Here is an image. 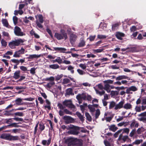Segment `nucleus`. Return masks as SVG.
<instances>
[{
  "mask_svg": "<svg viewBox=\"0 0 146 146\" xmlns=\"http://www.w3.org/2000/svg\"><path fill=\"white\" fill-rule=\"evenodd\" d=\"M137 27L135 26H132L130 29V31L131 32H134L137 31Z\"/></svg>",
  "mask_w": 146,
  "mask_h": 146,
  "instance_id": "obj_50",
  "label": "nucleus"
},
{
  "mask_svg": "<svg viewBox=\"0 0 146 146\" xmlns=\"http://www.w3.org/2000/svg\"><path fill=\"white\" fill-rule=\"evenodd\" d=\"M38 21L40 23H42L43 22V17L42 15H39L38 16Z\"/></svg>",
  "mask_w": 146,
  "mask_h": 146,
  "instance_id": "obj_45",
  "label": "nucleus"
},
{
  "mask_svg": "<svg viewBox=\"0 0 146 146\" xmlns=\"http://www.w3.org/2000/svg\"><path fill=\"white\" fill-rule=\"evenodd\" d=\"M144 131V128L142 127H141L140 128H139L137 131V133L138 134H141V133L143 132Z\"/></svg>",
  "mask_w": 146,
  "mask_h": 146,
  "instance_id": "obj_37",
  "label": "nucleus"
},
{
  "mask_svg": "<svg viewBox=\"0 0 146 146\" xmlns=\"http://www.w3.org/2000/svg\"><path fill=\"white\" fill-rule=\"evenodd\" d=\"M87 106V104L86 103H84L82 105L80 106V107L81 111L82 112H83L85 108Z\"/></svg>",
  "mask_w": 146,
  "mask_h": 146,
  "instance_id": "obj_38",
  "label": "nucleus"
},
{
  "mask_svg": "<svg viewBox=\"0 0 146 146\" xmlns=\"http://www.w3.org/2000/svg\"><path fill=\"white\" fill-rule=\"evenodd\" d=\"M30 33L32 36H34V37L36 38H38L40 37L39 35L36 33L33 30H31Z\"/></svg>",
  "mask_w": 146,
  "mask_h": 146,
  "instance_id": "obj_31",
  "label": "nucleus"
},
{
  "mask_svg": "<svg viewBox=\"0 0 146 146\" xmlns=\"http://www.w3.org/2000/svg\"><path fill=\"white\" fill-rule=\"evenodd\" d=\"M110 104L109 105V109H111L112 108L114 107L115 106V102L113 101H112L111 102H110Z\"/></svg>",
  "mask_w": 146,
  "mask_h": 146,
  "instance_id": "obj_44",
  "label": "nucleus"
},
{
  "mask_svg": "<svg viewBox=\"0 0 146 146\" xmlns=\"http://www.w3.org/2000/svg\"><path fill=\"white\" fill-rule=\"evenodd\" d=\"M104 83V89L107 91L108 93L110 92V86L106 82H105L104 81H103Z\"/></svg>",
  "mask_w": 146,
  "mask_h": 146,
  "instance_id": "obj_14",
  "label": "nucleus"
},
{
  "mask_svg": "<svg viewBox=\"0 0 146 146\" xmlns=\"http://www.w3.org/2000/svg\"><path fill=\"white\" fill-rule=\"evenodd\" d=\"M132 108V105L129 103H127L123 105V108L126 110L131 109Z\"/></svg>",
  "mask_w": 146,
  "mask_h": 146,
  "instance_id": "obj_22",
  "label": "nucleus"
},
{
  "mask_svg": "<svg viewBox=\"0 0 146 146\" xmlns=\"http://www.w3.org/2000/svg\"><path fill=\"white\" fill-rule=\"evenodd\" d=\"M13 20L15 25H16L18 22L17 18L15 16H14L13 17Z\"/></svg>",
  "mask_w": 146,
  "mask_h": 146,
  "instance_id": "obj_47",
  "label": "nucleus"
},
{
  "mask_svg": "<svg viewBox=\"0 0 146 146\" xmlns=\"http://www.w3.org/2000/svg\"><path fill=\"white\" fill-rule=\"evenodd\" d=\"M88 107L90 110V111L91 112H93L95 111V109L94 106L89 105Z\"/></svg>",
  "mask_w": 146,
  "mask_h": 146,
  "instance_id": "obj_34",
  "label": "nucleus"
},
{
  "mask_svg": "<svg viewBox=\"0 0 146 146\" xmlns=\"http://www.w3.org/2000/svg\"><path fill=\"white\" fill-rule=\"evenodd\" d=\"M64 105L67 107L72 109H74L75 108V106L73 105L71 100H66L63 102Z\"/></svg>",
  "mask_w": 146,
  "mask_h": 146,
  "instance_id": "obj_6",
  "label": "nucleus"
},
{
  "mask_svg": "<svg viewBox=\"0 0 146 146\" xmlns=\"http://www.w3.org/2000/svg\"><path fill=\"white\" fill-rule=\"evenodd\" d=\"M71 133L73 135H77L79 132L76 130H73L71 131Z\"/></svg>",
  "mask_w": 146,
  "mask_h": 146,
  "instance_id": "obj_63",
  "label": "nucleus"
},
{
  "mask_svg": "<svg viewBox=\"0 0 146 146\" xmlns=\"http://www.w3.org/2000/svg\"><path fill=\"white\" fill-rule=\"evenodd\" d=\"M142 140H137L134 142L133 144L136 145H138L142 142Z\"/></svg>",
  "mask_w": 146,
  "mask_h": 146,
  "instance_id": "obj_52",
  "label": "nucleus"
},
{
  "mask_svg": "<svg viewBox=\"0 0 146 146\" xmlns=\"http://www.w3.org/2000/svg\"><path fill=\"white\" fill-rule=\"evenodd\" d=\"M2 46L4 47L6 46L7 45V42L4 40L2 39L1 41Z\"/></svg>",
  "mask_w": 146,
  "mask_h": 146,
  "instance_id": "obj_55",
  "label": "nucleus"
},
{
  "mask_svg": "<svg viewBox=\"0 0 146 146\" xmlns=\"http://www.w3.org/2000/svg\"><path fill=\"white\" fill-rule=\"evenodd\" d=\"M24 41V40L21 39H16L10 42L9 45L11 48L13 49L15 48L16 46H19L20 43L23 42Z\"/></svg>",
  "mask_w": 146,
  "mask_h": 146,
  "instance_id": "obj_2",
  "label": "nucleus"
},
{
  "mask_svg": "<svg viewBox=\"0 0 146 146\" xmlns=\"http://www.w3.org/2000/svg\"><path fill=\"white\" fill-rule=\"evenodd\" d=\"M63 119L64 120L65 123L66 124H69L72 123L74 121V119L71 117L66 115L63 117Z\"/></svg>",
  "mask_w": 146,
  "mask_h": 146,
  "instance_id": "obj_9",
  "label": "nucleus"
},
{
  "mask_svg": "<svg viewBox=\"0 0 146 146\" xmlns=\"http://www.w3.org/2000/svg\"><path fill=\"white\" fill-rule=\"evenodd\" d=\"M74 67L71 65L68 66V70L70 71L71 73L72 74L74 73Z\"/></svg>",
  "mask_w": 146,
  "mask_h": 146,
  "instance_id": "obj_40",
  "label": "nucleus"
},
{
  "mask_svg": "<svg viewBox=\"0 0 146 146\" xmlns=\"http://www.w3.org/2000/svg\"><path fill=\"white\" fill-rule=\"evenodd\" d=\"M2 22L3 25L6 27H8V23L7 19H3L2 20Z\"/></svg>",
  "mask_w": 146,
  "mask_h": 146,
  "instance_id": "obj_35",
  "label": "nucleus"
},
{
  "mask_svg": "<svg viewBox=\"0 0 146 146\" xmlns=\"http://www.w3.org/2000/svg\"><path fill=\"white\" fill-rule=\"evenodd\" d=\"M15 116H18L20 117H22L24 115V114L22 112H18L14 113Z\"/></svg>",
  "mask_w": 146,
  "mask_h": 146,
  "instance_id": "obj_42",
  "label": "nucleus"
},
{
  "mask_svg": "<svg viewBox=\"0 0 146 146\" xmlns=\"http://www.w3.org/2000/svg\"><path fill=\"white\" fill-rule=\"evenodd\" d=\"M13 110H14V109H13L12 110L8 111H5L4 113V115L6 116L13 115V114L11 112L14 111Z\"/></svg>",
  "mask_w": 146,
  "mask_h": 146,
  "instance_id": "obj_29",
  "label": "nucleus"
},
{
  "mask_svg": "<svg viewBox=\"0 0 146 146\" xmlns=\"http://www.w3.org/2000/svg\"><path fill=\"white\" fill-rule=\"evenodd\" d=\"M14 33L15 34L19 36H22L25 35V34L21 31V29L17 26L15 27L14 29Z\"/></svg>",
  "mask_w": 146,
  "mask_h": 146,
  "instance_id": "obj_5",
  "label": "nucleus"
},
{
  "mask_svg": "<svg viewBox=\"0 0 146 146\" xmlns=\"http://www.w3.org/2000/svg\"><path fill=\"white\" fill-rule=\"evenodd\" d=\"M49 68L53 69H56L59 68V66L57 64H54L49 66Z\"/></svg>",
  "mask_w": 146,
  "mask_h": 146,
  "instance_id": "obj_27",
  "label": "nucleus"
},
{
  "mask_svg": "<svg viewBox=\"0 0 146 146\" xmlns=\"http://www.w3.org/2000/svg\"><path fill=\"white\" fill-rule=\"evenodd\" d=\"M103 50L102 48H100L97 49H94L93 50V51L94 53H97L102 52Z\"/></svg>",
  "mask_w": 146,
  "mask_h": 146,
  "instance_id": "obj_43",
  "label": "nucleus"
},
{
  "mask_svg": "<svg viewBox=\"0 0 146 146\" xmlns=\"http://www.w3.org/2000/svg\"><path fill=\"white\" fill-rule=\"evenodd\" d=\"M96 93L97 94H98L100 96H102L104 95L105 93V91H99L97 89H95Z\"/></svg>",
  "mask_w": 146,
  "mask_h": 146,
  "instance_id": "obj_39",
  "label": "nucleus"
},
{
  "mask_svg": "<svg viewBox=\"0 0 146 146\" xmlns=\"http://www.w3.org/2000/svg\"><path fill=\"white\" fill-rule=\"evenodd\" d=\"M51 140V138H49L47 141L44 140H43L42 141V143L44 145H48L50 143Z\"/></svg>",
  "mask_w": 146,
  "mask_h": 146,
  "instance_id": "obj_24",
  "label": "nucleus"
},
{
  "mask_svg": "<svg viewBox=\"0 0 146 146\" xmlns=\"http://www.w3.org/2000/svg\"><path fill=\"white\" fill-rule=\"evenodd\" d=\"M136 133V130L135 129H133L129 134V136L131 137H132Z\"/></svg>",
  "mask_w": 146,
  "mask_h": 146,
  "instance_id": "obj_56",
  "label": "nucleus"
},
{
  "mask_svg": "<svg viewBox=\"0 0 146 146\" xmlns=\"http://www.w3.org/2000/svg\"><path fill=\"white\" fill-rule=\"evenodd\" d=\"M61 34H59L58 33H55L54 36L58 40H61L64 38L65 40L67 38V36L66 33L64 30L61 29L60 30Z\"/></svg>",
  "mask_w": 146,
  "mask_h": 146,
  "instance_id": "obj_3",
  "label": "nucleus"
},
{
  "mask_svg": "<svg viewBox=\"0 0 146 146\" xmlns=\"http://www.w3.org/2000/svg\"><path fill=\"white\" fill-rule=\"evenodd\" d=\"M137 90V88L135 86H132L127 88L126 91V93L127 94H132L133 92H135Z\"/></svg>",
  "mask_w": 146,
  "mask_h": 146,
  "instance_id": "obj_10",
  "label": "nucleus"
},
{
  "mask_svg": "<svg viewBox=\"0 0 146 146\" xmlns=\"http://www.w3.org/2000/svg\"><path fill=\"white\" fill-rule=\"evenodd\" d=\"M82 145L81 141L77 139H72L68 143V145H72L76 146H81Z\"/></svg>",
  "mask_w": 146,
  "mask_h": 146,
  "instance_id": "obj_4",
  "label": "nucleus"
},
{
  "mask_svg": "<svg viewBox=\"0 0 146 146\" xmlns=\"http://www.w3.org/2000/svg\"><path fill=\"white\" fill-rule=\"evenodd\" d=\"M100 114V110L98 109L96 111L95 113V118L96 119L98 118Z\"/></svg>",
  "mask_w": 146,
  "mask_h": 146,
  "instance_id": "obj_46",
  "label": "nucleus"
},
{
  "mask_svg": "<svg viewBox=\"0 0 146 146\" xmlns=\"http://www.w3.org/2000/svg\"><path fill=\"white\" fill-rule=\"evenodd\" d=\"M125 34L122 33L118 32L116 33L115 35L116 37L119 40H122V37L124 36Z\"/></svg>",
  "mask_w": 146,
  "mask_h": 146,
  "instance_id": "obj_17",
  "label": "nucleus"
},
{
  "mask_svg": "<svg viewBox=\"0 0 146 146\" xmlns=\"http://www.w3.org/2000/svg\"><path fill=\"white\" fill-rule=\"evenodd\" d=\"M11 61L12 62L16 63V65H17L19 64V60L16 59H13L11 60Z\"/></svg>",
  "mask_w": 146,
  "mask_h": 146,
  "instance_id": "obj_51",
  "label": "nucleus"
},
{
  "mask_svg": "<svg viewBox=\"0 0 146 146\" xmlns=\"http://www.w3.org/2000/svg\"><path fill=\"white\" fill-rule=\"evenodd\" d=\"M74 94L72 93V90L71 88H69L67 90L66 92V96L68 95H73Z\"/></svg>",
  "mask_w": 146,
  "mask_h": 146,
  "instance_id": "obj_30",
  "label": "nucleus"
},
{
  "mask_svg": "<svg viewBox=\"0 0 146 146\" xmlns=\"http://www.w3.org/2000/svg\"><path fill=\"white\" fill-rule=\"evenodd\" d=\"M138 116L139 117H141L140 119L141 120H142L145 119L144 117H146V112H145L141 114H139Z\"/></svg>",
  "mask_w": 146,
  "mask_h": 146,
  "instance_id": "obj_32",
  "label": "nucleus"
},
{
  "mask_svg": "<svg viewBox=\"0 0 146 146\" xmlns=\"http://www.w3.org/2000/svg\"><path fill=\"white\" fill-rule=\"evenodd\" d=\"M76 98L78 101L79 104L82 103V100H86V94L82 93L81 94H78L76 97Z\"/></svg>",
  "mask_w": 146,
  "mask_h": 146,
  "instance_id": "obj_7",
  "label": "nucleus"
},
{
  "mask_svg": "<svg viewBox=\"0 0 146 146\" xmlns=\"http://www.w3.org/2000/svg\"><path fill=\"white\" fill-rule=\"evenodd\" d=\"M39 129L41 131L43 130L44 129V125L42 123H40L39 124Z\"/></svg>",
  "mask_w": 146,
  "mask_h": 146,
  "instance_id": "obj_64",
  "label": "nucleus"
},
{
  "mask_svg": "<svg viewBox=\"0 0 146 146\" xmlns=\"http://www.w3.org/2000/svg\"><path fill=\"white\" fill-rule=\"evenodd\" d=\"M16 121H23V119L22 118L19 117H14L12 119Z\"/></svg>",
  "mask_w": 146,
  "mask_h": 146,
  "instance_id": "obj_60",
  "label": "nucleus"
},
{
  "mask_svg": "<svg viewBox=\"0 0 146 146\" xmlns=\"http://www.w3.org/2000/svg\"><path fill=\"white\" fill-rule=\"evenodd\" d=\"M106 36L104 35H97V38L100 39H104L106 38Z\"/></svg>",
  "mask_w": 146,
  "mask_h": 146,
  "instance_id": "obj_48",
  "label": "nucleus"
},
{
  "mask_svg": "<svg viewBox=\"0 0 146 146\" xmlns=\"http://www.w3.org/2000/svg\"><path fill=\"white\" fill-rule=\"evenodd\" d=\"M129 129L128 128H125L122 129H121L116 132L115 134V135H118L119 133H120L121 132H122V133H125L128 134L129 133Z\"/></svg>",
  "mask_w": 146,
  "mask_h": 146,
  "instance_id": "obj_12",
  "label": "nucleus"
},
{
  "mask_svg": "<svg viewBox=\"0 0 146 146\" xmlns=\"http://www.w3.org/2000/svg\"><path fill=\"white\" fill-rule=\"evenodd\" d=\"M15 104L16 105L19 106L23 104V103H22V99L21 98H17L15 100Z\"/></svg>",
  "mask_w": 146,
  "mask_h": 146,
  "instance_id": "obj_20",
  "label": "nucleus"
},
{
  "mask_svg": "<svg viewBox=\"0 0 146 146\" xmlns=\"http://www.w3.org/2000/svg\"><path fill=\"white\" fill-rule=\"evenodd\" d=\"M109 128L110 130L113 132H115L118 129V128L115 125H110L109 126Z\"/></svg>",
  "mask_w": 146,
  "mask_h": 146,
  "instance_id": "obj_25",
  "label": "nucleus"
},
{
  "mask_svg": "<svg viewBox=\"0 0 146 146\" xmlns=\"http://www.w3.org/2000/svg\"><path fill=\"white\" fill-rule=\"evenodd\" d=\"M138 122L136 121L135 120H133L131 121V124L130 125V127L131 128H132L135 126V127H137L138 126Z\"/></svg>",
  "mask_w": 146,
  "mask_h": 146,
  "instance_id": "obj_19",
  "label": "nucleus"
},
{
  "mask_svg": "<svg viewBox=\"0 0 146 146\" xmlns=\"http://www.w3.org/2000/svg\"><path fill=\"white\" fill-rule=\"evenodd\" d=\"M53 63L56 62L58 64H60L62 63L63 61L60 57H57L55 60L52 61Z\"/></svg>",
  "mask_w": 146,
  "mask_h": 146,
  "instance_id": "obj_23",
  "label": "nucleus"
},
{
  "mask_svg": "<svg viewBox=\"0 0 146 146\" xmlns=\"http://www.w3.org/2000/svg\"><path fill=\"white\" fill-rule=\"evenodd\" d=\"M76 115L79 118L80 120L83 122L84 119L83 115H82L79 112H77L76 113Z\"/></svg>",
  "mask_w": 146,
  "mask_h": 146,
  "instance_id": "obj_28",
  "label": "nucleus"
},
{
  "mask_svg": "<svg viewBox=\"0 0 146 146\" xmlns=\"http://www.w3.org/2000/svg\"><path fill=\"white\" fill-rule=\"evenodd\" d=\"M20 69L23 71H28L27 68L26 67L24 66H21L20 67Z\"/></svg>",
  "mask_w": 146,
  "mask_h": 146,
  "instance_id": "obj_57",
  "label": "nucleus"
},
{
  "mask_svg": "<svg viewBox=\"0 0 146 146\" xmlns=\"http://www.w3.org/2000/svg\"><path fill=\"white\" fill-rule=\"evenodd\" d=\"M116 80H120L123 79H128V80H129L130 79L127 76L125 75H121L118 76L115 78Z\"/></svg>",
  "mask_w": 146,
  "mask_h": 146,
  "instance_id": "obj_16",
  "label": "nucleus"
},
{
  "mask_svg": "<svg viewBox=\"0 0 146 146\" xmlns=\"http://www.w3.org/2000/svg\"><path fill=\"white\" fill-rule=\"evenodd\" d=\"M42 56L41 54L37 55L36 54L29 55V56L27 57V58L29 59H33L34 58H38Z\"/></svg>",
  "mask_w": 146,
  "mask_h": 146,
  "instance_id": "obj_18",
  "label": "nucleus"
},
{
  "mask_svg": "<svg viewBox=\"0 0 146 146\" xmlns=\"http://www.w3.org/2000/svg\"><path fill=\"white\" fill-rule=\"evenodd\" d=\"M0 138L9 141L16 140L19 139L18 136H13L7 133L2 134L1 135Z\"/></svg>",
  "mask_w": 146,
  "mask_h": 146,
  "instance_id": "obj_1",
  "label": "nucleus"
},
{
  "mask_svg": "<svg viewBox=\"0 0 146 146\" xmlns=\"http://www.w3.org/2000/svg\"><path fill=\"white\" fill-rule=\"evenodd\" d=\"M36 23L37 26L39 28H42L43 27V26L41 25L42 23H40L39 22L38 20L36 21Z\"/></svg>",
  "mask_w": 146,
  "mask_h": 146,
  "instance_id": "obj_54",
  "label": "nucleus"
},
{
  "mask_svg": "<svg viewBox=\"0 0 146 146\" xmlns=\"http://www.w3.org/2000/svg\"><path fill=\"white\" fill-rule=\"evenodd\" d=\"M20 72L19 70L15 72L14 73L13 78L16 79H18L20 77Z\"/></svg>",
  "mask_w": 146,
  "mask_h": 146,
  "instance_id": "obj_21",
  "label": "nucleus"
},
{
  "mask_svg": "<svg viewBox=\"0 0 146 146\" xmlns=\"http://www.w3.org/2000/svg\"><path fill=\"white\" fill-rule=\"evenodd\" d=\"M53 48L56 51H59L60 52L65 53L66 49L64 48L54 47Z\"/></svg>",
  "mask_w": 146,
  "mask_h": 146,
  "instance_id": "obj_15",
  "label": "nucleus"
},
{
  "mask_svg": "<svg viewBox=\"0 0 146 146\" xmlns=\"http://www.w3.org/2000/svg\"><path fill=\"white\" fill-rule=\"evenodd\" d=\"M128 137L127 135L124 136H123L122 134H121L119 136L118 139L119 140L122 139L124 141H125L127 139H128Z\"/></svg>",
  "mask_w": 146,
  "mask_h": 146,
  "instance_id": "obj_26",
  "label": "nucleus"
},
{
  "mask_svg": "<svg viewBox=\"0 0 146 146\" xmlns=\"http://www.w3.org/2000/svg\"><path fill=\"white\" fill-rule=\"evenodd\" d=\"M77 71L78 73L81 75L84 74L85 73V72H84L83 70L80 69H77Z\"/></svg>",
  "mask_w": 146,
  "mask_h": 146,
  "instance_id": "obj_58",
  "label": "nucleus"
},
{
  "mask_svg": "<svg viewBox=\"0 0 146 146\" xmlns=\"http://www.w3.org/2000/svg\"><path fill=\"white\" fill-rule=\"evenodd\" d=\"M85 115L87 120L89 121H91L92 120L91 117L88 113L87 112L86 113Z\"/></svg>",
  "mask_w": 146,
  "mask_h": 146,
  "instance_id": "obj_36",
  "label": "nucleus"
},
{
  "mask_svg": "<svg viewBox=\"0 0 146 146\" xmlns=\"http://www.w3.org/2000/svg\"><path fill=\"white\" fill-rule=\"evenodd\" d=\"M46 104H47V105L45 106H44V108H47L48 110H50L51 109L50 102L48 100H46Z\"/></svg>",
  "mask_w": 146,
  "mask_h": 146,
  "instance_id": "obj_33",
  "label": "nucleus"
},
{
  "mask_svg": "<svg viewBox=\"0 0 146 146\" xmlns=\"http://www.w3.org/2000/svg\"><path fill=\"white\" fill-rule=\"evenodd\" d=\"M70 80L68 78H64L63 80V84H67L70 82Z\"/></svg>",
  "mask_w": 146,
  "mask_h": 146,
  "instance_id": "obj_53",
  "label": "nucleus"
},
{
  "mask_svg": "<svg viewBox=\"0 0 146 146\" xmlns=\"http://www.w3.org/2000/svg\"><path fill=\"white\" fill-rule=\"evenodd\" d=\"M124 117L123 116H119L118 118L116 119V121L117 122H119L120 121H121Z\"/></svg>",
  "mask_w": 146,
  "mask_h": 146,
  "instance_id": "obj_62",
  "label": "nucleus"
},
{
  "mask_svg": "<svg viewBox=\"0 0 146 146\" xmlns=\"http://www.w3.org/2000/svg\"><path fill=\"white\" fill-rule=\"evenodd\" d=\"M25 51V49L23 48H21L20 50L16 51L15 52L13 55V57L15 58L19 57H20L21 54H22L24 53Z\"/></svg>",
  "mask_w": 146,
  "mask_h": 146,
  "instance_id": "obj_8",
  "label": "nucleus"
},
{
  "mask_svg": "<svg viewBox=\"0 0 146 146\" xmlns=\"http://www.w3.org/2000/svg\"><path fill=\"white\" fill-rule=\"evenodd\" d=\"M63 76L62 74L60 75H58L56 77V80L57 81L59 80L60 79L62 78Z\"/></svg>",
  "mask_w": 146,
  "mask_h": 146,
  "instance_id": "obj_59",
  "label": "nucleus"
},
{
  "mask_svg": "<svg viewBox=\"0 0 146 146\" xmlns=\"http://www.w3.org/2000/svg\"><path fill=\"white\" fill-rule=\"evenodd\" d=\"M77 38V36L76 34L73 33L70 34V40L71 44H74V43L76 41Z\"/></svg>",
  "mask_w": 146,
  "mask_h": 146,
  "instance_id": "obj_11",
  "label": "nucleus"
},
{
  "mask_svg": "<svg viewBox=\"0 0 146 146\" xmlns=\"http://www.w3.org/2000/svg\"><path fill=\"white\" fill-rule=\"evenodd\" d=\"M55 83L54 82H50L46 84V86L48 88H50Z\"/></svg>",
  "mask_w": 146,
  "mask_h": 146,
  "instance_id": "obj_41",
  "label": "nucleus"
},
{
  "mask_svg": "<svg viewBox=\"0 0 146 146\" xmlns=\"http://www.w3.org/2000/svg\"><path fill=\"white\" fill-rule=\"evenodd\" d=\"M85 45V42L84 40H82L79 43L78 46L82 47Z\"/></svg>",
  "mask_w": 146,
  "mask_h": 146,
  "instance_id": "obj_49",
  "label": "nucleus"
},
{
  "mask_svg": "<svg viewBox=\"0 0 146 146\" xmlns=\"http://www.w3.org/2000/svg\"><path fill=\"white\" fill-rule=\"evenodd\" d=\"M124 104V102L123 101H122L120 102L118 104L115 105L114 109L115 110H117L123 108Z\"/></svg>",
  "mask_w": 146,
  "mask_h": 146,
  "instance_id": "obj_13",
  "label": "nucleus"
},
{
  "mask_svg": "<svg viewBox=\"0 0 146 146\" xmlns=\"http://www.w3.org/2000/svg\"><path fill=\"white\" fill-rule=\"evenodd\" d=\"M86 100L89 101H91L92 100L91 96L90 95L86 94Z\"/></svg>",
  "mask_w": 146,
  "mask_h": 146,
  "instance_id": "obj_61",
  "label": "nucleus"
}]
</instances>
